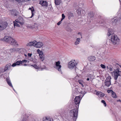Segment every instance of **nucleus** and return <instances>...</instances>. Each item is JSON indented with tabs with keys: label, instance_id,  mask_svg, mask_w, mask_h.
<instances>
[{
	"label": "nucleus",
	"instance_id": "nucleus-58",
	"mask_svg": "<svg viewBox=\"0 0 121 121\" xmlns=\"http://www.w3.org/2000/svg\"><path fill=\"white\" fill-rule=\"evenodd\" d=\"M78 35H79V34H80V35H81V33H80V32H79L78 33Z\"/></svg>",
	"mask_w": 121,
	"mask_h": 121
},
{
	"label": "nucleus",
	"instance_id": "nucleus-2",
	"mask_svg": "<svg viewBox=\"0 0 121 121\" xmlns=\"http://www.w3.org/2000/svg\"><path fill=\"white\" fill-rule=\"evenodd\" d=\"M78 110V109H74L71 110L69 112L70 115L72 117L73 120L74 121H76L77 117Z\"/></svg>",
	"mask_w": 121,
	"mask_h": 121
},
{
	"label": "nucleus",
	"instance_id": "nucleus-38",
	"mask_svg": "<svg viewBox=\"0 0 121 121\" xmlns=\"http://www.w3.org/2000/svg\"><path fill=\"white\" fill-rule=\"evenodd\" d=\"M101 102L105 106H106V104L105 101L104 100H102L101 101Z\"/></svg>",
	"mask_w": 121,
	"mask_h": 121
},
{
	"label": "nucleus",
	"instance_id": "nucleus-6",
	"mask_svg": "<svg viewBox=\"0 0 121 121\" xmlns=\"http://www.w3.org/2000/svg\"><path fill=\"white\" fill-rule=\"evenodd\" d=\"M77 64L75 63L74 62L70 61L69 62L68 65L69 68L71 69L73 68H76V65Z\"/></svg>",
	"mask_w": 121,
	"mask_h": 121
},
{
	"label": "nucleus",
	"instance_id": "nucleus-4",
	"mask_svg": "<svg viewBox=\"0 0 121 121\" xmlns=\"http://www.w3.org/2000/svg\"><path fill=\"white\" fill-rule=\"evenodd\" d=\"M111 40L112 43L115 45L119 42L120 39L116 35H112L111 36Z\"/></svg>",
	"mask_w": 121,
	"mask_h": 121
},
{
	"label": "nucleus",
	"instance_id": "nucleus-36",
	"mask_svg": "<svg viewBox=\"0 0 121 121\" xmlns=\"http://www.w3.org/2000/svg\"><path fill=\"white\" fill-rule=\"evenodd\" d=\"M43 121H52L51 119L50 118H47V117L45 118V119Z\"/></svg>",
	"mask_w": 121,
	"mask_h": 121
},
{
	"label": "nucleus",
	"instance_id": "nucleus-51",
	"mask_svg": "<svg viewBox=\"0 0 121 121\" xmlns=\"http://www.w3.org/2000/svg\"><path fill=\"white\" fill-rule=\"evenodd\" d=\"M46 68V67L44 66H43V67H41V68H42V69H45V68Z\"/></svg>",
	"mask_w": 121,
	"mask_h": 121
},
{
	"label": "nucleus",
	"instance_id": "nucleus-47",
	"mask_svg": "<svg viewBox=\"0 0 121 121\" xmlns=\"http://www.w3.org/2000/svg\"><path fill=\"white\" fill-rule=\"evenodd\" d=\"M27 27L28 28L31 29V25H28L27 26Z\"/></svg>",
	"mask_w": 121,
	"mask_h": 121
},
{
	"label": "nucleus",
	"instance_id": "nucleus-28",
	"mask_svg": "<svg viewBox=\"0 0 121 121\" xmlns=\"http://www.w3.org/2000/svg\"><path fill=\"white\" fill-rule=\"evenodd\" d=\"M111 82H104L105 85L108 87H109L111 85Z\"/></svg>",
	"mask_w": 121,
	"mask_h": 121
},
{
	"label": "nucleus",
	"instance_id": "nucleus-45",
	"mask_svg": "<svg viewBox=\"0 0 121 121\" xmlns=\"http://www.w3.org/2000/svg\"><path fill=\"white\" fill-rule=\"evenodd\" d=\"M112 91H113L112 90H108L107 91V92L108 93H109L111 92H112Z\"/></svg>",
	"mask_w": 121,
	"mask_h": 121
},
{
	"label": "nucleus",
	"instance_id": "nucleus-21",
	"mask_svg": "<svg viewBox=\"0 0 121 121\" xmlns=\"http://www.w3.org/2000/svg\"><path fill=\"white\" fill-rule=\"evenodd\" d=\"M6 81L8 84L11 87H13V86L9 78H6Z\"/></svg>",
	"mask_w": 121,
	"mask_h": 121
},
{
	"label": "nucleus",
	"instance_id": "nucleus-37",
	"mask_svg": "<svg viewBox=\"0 0 121 121\" xmlns=\"http://www.w3.org/2000/svg\"><path fill=\"white\" fill-rule=\"evenodd\" d=\"M99 95L100 96V97H103L104 95L105 94L102 93V92H100V93Z\"/></svg>",
	"mask_w": 121,
	"mask_h": 121
},
{
	"label": "nucleus",
	"instance_id": "nucleus-46",
	"mask_svg": "<svg viewBox=\"0 0 121 121\" xmlns=\"http://www.w3.org/2000/svg\"><path fill=\"white\" fill-rule=\"evenodd\" d=\"M31 29H33L35 27V26L34 25H31Z\"/></svg>",
	"mask_w": 121,
	"mask_h": 121
},
{
	"label": "nucleus",
	"instance_id": "nucleus-20",
	"mask_svg": "<svg viewBox=\"0 0 121 121\" xmlns=\"http://www.w3.org/2000/svg\"><path fill=\"white\" fill-rule=\"evenodd\" d=\"M40 56L41 60L43 61L45 59L44 55V54L42 53L41 55H39Z\"/></svg>",
	"mask_w": 121,
	"mask_h": 121
},
{
	"label": "nucleus",
	"instance_id": "nucleus-32",
	"mask_svg": "<svg viewBox=\"0 0 121 121\" xmlns=\"http://www.w3.org/2000/svg\"><path fill=\"white\" fill-rule=\"evenodd\" d=\"M37 52L39 54V55H41V54L43 53V52L42 51H40L39 49H38L37 50Z\"/></svg>",
	"mask_w": 121,
	"mask_h": 121
},
{
	"label": "nucleus",
	"instance_id": "nucleus-17",
	"mask_svg": "<svg viewBox=\"0 0 121 121\" xmlns=\"http://www.w3.org/2000/svg\"><path fill=\"white\" fill-rule=\"evenodd\" d=\"M94 13L93 12H90L89 13L88 17L92 18L94 17Z\"/></svg>",
	"mask_w": 121,
	"mask_h": 121
},
{
	"label": "nucleus",
	"instance_id": "nucleus-30",
	"mask_svg": "<svg viewBox=\"0 0 121 121\" xmlns=\"http://www.w3.org/2000/svg\"><path fill=\"white\" fill-rule=\"evenodd\" d=\"M32 53H29L28 54V56L29 57V60H30L31 61H32L33 60V59L32 58H30V59L29 58H31V56H32Z\"/></svg>",
	"mask_w": 121,
	"mask_h": 121
},
{
	"label": "nucleus",
	"instance_id": "nucleus-54",
	"mask_svg": "<svg viewBox=\"0 0 121 121\" xmlns=\"http://www.w3.org/2000/svg\"><path fill=\"white\" fill-rule=\"evenodd\" d=\"M82 11L83 13H85V11L83 9H82Z\"/></svg>",
	"mask_w": 121,
	"mask_h": 121
},
{
	"label": "nucleus",
	"instance_id": "nucleus-26",
	"mask_svg": "<svg viewBox=\"0 0 121 121\" xmlns=\"http://www.w3.org/2000/svg\"><path fill=\"white\" fill-rule=\"evenodd\" d=\"M66 30L68 31L71 32L72 31L71 28L69 26H67L66 28Z\"/></svg>",
	"mask_w": 121,
	"mask_h": 121
},
{
	"label": "nucleus",
	"instance_id": "nucleus-1",
	"mask_svg": "<svg viewBox=\"0 0 121 121\" xmlns=\"http://www.w3.org/2000/svg\"><path fill=\"white\" fill-rule=\"evenodd\" d=\"M3 39L5 41L8 42L12 45H17V42L15 39L10 36H5L4 37Z\"/></svg>",
	"mask_w": 121,
	"mask_h": 121
},
{
	"label": "nucleus",
	"instance_id": "nucleus-35",
	"mask_svg": "<svg viewBox=\"0 0 121 121\" xmlns=\"http://www.w3.org/2000/svg\"><path fill=\"white\" fill-rule=\"evenodd\" d=\"M15 48H13V50H15L16 51H18L19 52V53H21V52H20V50H22V49L21 48H16V49H15Z\"/></svg>",
	"mask_w": 121,
	"mask_h": 121
},
{
	"label": "nucleus",
	"instance_id": "nucleus-22",
	"mask_svg": "<svg viewBox=\"0 0 121 121\" xmlns=\"http://www.w3.org/2000/svg\"><path fill=\"white\" fill-rule=\"evenodd\" d=\"M73 16V14L72 13L69 12L68 13V18L69 19H70Z\"/></svg>",
	"mask_w": 121,
	"mask_h": 121
},
{
	"label": "nucleus",
	"instance_id": "nucleus-27",
	"mask_svg": "<svg viewBox=\"0 0 121 121\" xmlns=\"http://www.w3.org/2000/svg\"><path fill=\"white\" fill-rule=\"evenodd\" d=\"M89 59L90 61H93L95 60V58L94 56H91L89 58Z\"/></svg>",
	"mask_w": 121,
	"mask_h": 121
},
{
	"label": "nucleus",
	"instance_id": "nucleus-42",
	"mask_svg": "<svg viewBox=\"0 0 121 121\" xmlns=\"http://www.w3.org/2000/svg\"><path fill=\"white\" fill-rule=\"evenodd\" d=\"M62 21H63L62 20H61L59 22L57 23V25L58 26L60 25V24L62 22Z\"/></svg>",
	"mask_w": 121,
	"mask_h": 121
},
{
	"label": "nucleus",
	"instance_id": "nucleus-14",
	"mask_svg": "<svg viewBox=\"0 0 121 121\" xmlns=\"http://www.w3.org/2000/svg\"><path fill=\"white\" fill-rule=\"evenodd\" d=\"M11 65L10 64H7L4 68L3 73L9 70V69H10V67H11Z\"/></svg>",
	"mask_w": 121,
	"mask_h": 121
},
{
	"label": "nucleus",
	"instance_id": "nucleus-49",
	"mask_svg": "<svg viewBox=\"0 0 121 121\" xmlns=\"http://www.w3.org/2000/svg\"><path fill=\"white\" fill-rule=\"evenodd\" d=\"M27 61L26 60H23V64H24V63L26 62L27 63Z\"/></svg>",
	"mask_w": 121,
	"mask_h": 121
},
{
	"label": "nucleus",
	"instance_id": "nucleus-12",
	"mask_svg": "<svg viewBox=\"0 0 121 121\" xmlns=\"http://www.w3.org/2000/svg\"><path fill=\"white\" fill-rule=\"evenodd\" d=\"M22 63L23 60L22 61L21 60L17 61L16 62L13 63L12 65V66L14 67L17 65H20V64H22Z\"/></svg>",
	"mask_w": 121,
	"mask_h": 121
},
{
	"label": "nucleus",
	"instance_id": "nucleus-40",
	"mask_svg": "<svg viewBox=\"0 0 121 121\" xmlns=\"http://www.w3.org/2000/svg\"><path fill=\"white\" fill-rule=\"evenodd\" d=\"M62 18L61 19V20H63L65 18V16L64 15V14H62Z\"/></svg>",
	"mask_w": 121,
	"mask_h": 121
},
{
	"label": "nucleus",
	"instance_id": "nucleus-50",
	"mask_svg": "<svg viewBox=\"0 0 121 121\" xmlns=\"http://www.w3.org/2000/svg\"><path fill=\"white\" fill-rule=\"evenodd\" d=\"M109 70L111 71H112L113 70V69L112 68L110 67L109 68Z\"/></svg>",
	"mask_w": 121,
	"mask_h": 121
},
{
	"label": "nucleus",
	"instance_id": "nucleus-9",
	"mask_svg": "<svg viewBox=\"0 0 121 121\" xmlns=\"http://www.w3.org/2000/svg\"><path fill=\"white\" fill-rule=\"evenodd\" d=\"M80 97V96H76L74 99L75 104L77 105L78 108V106L81 99Z\"/></svg>",
	"mask_w": 121,
	"mask_h": 121
},
{
	"label": "nucleus",
	"instance_id": "nucleus-34",
	"mask_svg": "<svg viewBox=\"0 0 121 121\" xmlns=\"http://www.w3.org/2000/svg\"><path fill=\"white\" fill-rule=\"evenodd\" d=\"M30 65L33 66L36 69H38L39 68V67L38 66L34 64L32 65Z\"/></svg>",
	"mask_w": 121,
	"mask_h": 121
},
{
	"label": "nucleus",
	"instance_id": "nucleus-63",
	"mask_svg": "<svg viewBox=\"0 0 121 121\" xmlns=\"http://www.w3.org/2000/svg\"><path fill=\"white\" fill-rule=\"evenodd\" d=\"M3 75V74H2V75H0V77H1V76H2V75Z\"/></svg>",
	"mask_w": 121,
	"mask_h": 121
},
{
	"label": "nucleus",
	"instance_id": "nucleus-25",
	"mask_svg": "<svg viewBox=\"0 0 121 121\" xmlns=\"http://www.w3.org/2000/svg\"><path fill=\"white\" fill-rule=\"evenodd\" d=\"M112 30L111 29H109L108 30V32L107 34V35L108 36H109L111 35L112 34Z\"/></svg>",
	"mask_w": 121,
	"mask_h": 121
},
{
	"label": "nucleus",
	"instance_id": "nucleus-7",
	"mask_svg": "<svg viewBox=\"0 0 121 121\" xmlns=\"http://www.w3.org/2000/svg\"><path fill=\"white\" fill-rule=\"evenodd\" d=\"M56 66L54 67V68L56 69L60 72H61V65H60V63L59 61L56 62Z\"/></svg>",
	"mask_w": 121,
	"mask_h": 121
},
{
	"label": "nucleus",
	"instance_id": "nucleus-57",
	"mask_svg": "<svg viewBox=\"0 0 121 121\" xmlns=\"http://www.w3.org/2000/svg\"><path fill=\"white\" fill-rule=\"evenodd\" d=\"M117 102H121V100L120 99L117 100Z\"/></svg>",
	"mask_w": 121,
	"mask_h": 121
},
{
	"label": "nucleus",
	"instance_id": "nucleus-31",
	"mask_svg": "<svg viewBox=\"0 0 121 121\" xmlns=\"http://www.w3.org/2000/svg\"><path fill=\"white\" fill-rule=\"evenodd\" d=\"M78 82L80 85H81L82 87L84 86V85L83 84V81L81 80H79L78 81Z\"/></svg>",
	"mask_w": 121,
	"mask_h": 121
},
{
	"label": "nucleus",
	"instance_id": "nucleus-11",
	"mask_svg": "<svg viewBox=\"0 0 121 121\" xmlns=\"http://www.w3.org/2000/svg\"><path fill=\"white\" fill-rule=\"evenodd\" d=\"M43 45V43L41 42H37L36 41L35 47L36 48H39L41 47Z\"/></svg>",
	"mask_w": 121,
	"mask_h": 121
},
{
	"label": "nucleus",
	"instance_id": "nucleus-8",
	"mask_svg": "<svg viewBox=\"0 0 121 121\" xmlns=\"http://www.w3.org/2000/svg\"><path fill=\"white\" fill-rule=\"evenodd\" d=\"M10 12L11 14L15 18H16L17 16H18V12L16 10L12 9L10 10Z\"/></svg>",
	"mask_w": 121,
	"mask_h": 121
},
{
	"label": "nucleus",
	"instance_id": "nucleus-19",
	"mask_svg": "<svg viewBox=\"0 0 121 121\" xmlns=\"http://www.w3.org/2000/svg\"><path fill=\"white\" fill-rule=\"evenodd\" d=\"M61 2V0H55V3L56 5H59Z\"/></svg>",
	"mask_w": 121,
	"mask_h": 121
},
{
	"label": "nucleus",
	"instance_id": "nucleus-41",
	"mask_svg": "<svg viewBox=\"0 0 121 121\" xmlns=\"http://www.w3.org/2000/svg\"><path fill=\"white\" fill-rule=\"evenodd\" d=\"M100 66L103 68L104 69L105 68V66L104 65L101 64L100 65Z\"/></svg>",
	"mask_w": 121,
	"mask_h": 121
},
{
	"label": "nucleus",
	"instance_id": "nucleus-59",
	"mask_svg": "<svg viewBox=\"0 0 121 121\" xmlns=\"http://www.w3.org/2000/svg\"><path fill=\"white\" fill-rule=\"evenodd\" d=\"M39 16H37V19H38L39 18Z\"/></svg>",
	"mask_w": 121,
	"mask_h": 121
},
{
	"label": "nucleus",
	"instance_id": "nucleus-33",
	"mask_svg": "<svg viewBox=\"0 0 121 121\" xmlns=\"http://www.w3.org/2000/svg\"><path fill=\"white\" fill-rule=\"evenodd\" d=\"M13 23H14V26H16L17 27H20V25L18 24L17 23V22H13Z\"/></svg>",
	"mask_w": 121,
	"mask_h": 121
},
{
	"label": "nucleus",
	"instance_id": "nucleus-18",
	"mask_svg": "<svg viewBox=\"0 0 121 121\" xmlns=\"http://www.w3.org/2000/svg\"><path fill=\"white\" fill-rule=\"evenodd\" d=\"M111 78L110 76H109L107 77L106 80H105L104 82H111Z\"/></svg>",
	"mask_w": 121,
	"mask_h": 121
},
{
	"label": "nucleus",
	"instance_id": "nucleus-44",
	"mask_svg": "<svg viewBox=\"0 0 121 121\" xmlns=\"http://www.w3.org/2000/svg\"><path fill=\"white\" fill-rule=\"evenodd\" d=\"M3 69L2 68H0V74L2 72L3 73Z\"/></svg>",
	"mask_w": 121,
	"mask_h": 121
},
{
	"label": "nucleus",
	"instance_id": "nucleus-10",
	"mask_svg": "<svg viewBox=\"0 0 121 121\" xmlns=\"http://www.w3.org/2000/svg\"><path fill=\"white\" fill-rule=\"evenodd\" d=\"M39 4L42 6H44L45 7H47L48 5V2L45 1H40L39 2Z\"/></svg>",
	"mask_w": 121,
	"mask_h": 121
},
{
	"label": "nucleus",
	"instance_id": "nucleus-13",
	"mask_svg": "<svg viewBox=\"0 0 121 121\" xmlns=\"http://www.w3.org/2000/svg\"><path fill=\"white\" fill-rule=\"evenodd\" d=\"M36 41L35 40H34L33 41L30 42L28 43L26 45L28 46H35V45L36 44Z\"/></svg>",
	"mask_w": 121,
	"mask_h": 121
},
{
	"label": "nucleus",
	"instance_id": "nucleus-61",
	"mask_svg": "<svg viewBox=\"0 0 121 121\" xmlns=\"http://www.w3.org/2000/svg\"><path fill=\"white\" fill-rule=\"evenodd\" d=\"M25 49H23V52H24V51H25Z\"/></svg>",
	"mask_w": 121,
	"mask_h": 121
},
{
	"label": "nucleus",
	"instance_id": "nucleus-62",
	"mask_svg": "<svg viewBox=\"0 0 121 121\" xmlns=\"http://www.w3.org/2000/svg\"><path fill=\"white\" fill-rule=\"evenodd\" d=\"M107 69H109L108 67V66H107Z\"/></svg>",
	"mask_w": 121,
	"mask_h": 121
},
{
	"label": "nucleus",
	"instance_id": "nucleus-52",
	"mask_svg": "<svg viewBox=\"0 0 121 121\" xmlns=\"http://www.w3.org/2000/svg\"><path fill=\"white\" fill-rule=\"evenodd\" d=\"M88 78H89V79H90L91 78V76H90V75H89L87 77Z\"/></svg>",
	"mask_w": 121,
	"mask_h": 121
},
{
	"label": "nucleus",
	"instance_id": "nucleus-23",
	"mask_svg": "<svg viewBox=\"0 0 121 121\" xmlns=\"http://www.w3.org/2000/svg\"><path fill=\"white\" fill-rule=\"evenodd\" d=\"M80 41V39L79 38H77L76 40V41L75 42L74 44L75 45H77L79 44Z\"/></svg>",
	"mask_w": 121,
	"mask_h": 121
},
{
	"label": "nucleus",
	"instance_id": "nucleus-15",
	"mask_svg": "<svg viewBox=\"0 0 121 121\" xmlns=\"http://www.w3.org/2000/svg\"><path fill=\"white\" fill-rule=\"evenodd\" d=\"M29 9H30L31 11L32 15L30 17H28V18H32L34 15L35 12V9L33 7H32L31 8H30Z\"/></svg>",
	"mask_w": 121,
	"mask_h": 121
},
{
	"label": "nucleus",
	"instance_id": "nucleus-48",
	"mask_svg": "<svg viewBox=\"0 0 121 121\" xmlns=\"http://www.w3.org/2000/svg\"><path fill=\"white\" fill-rule=\"evenodd\" d=\"M114 84H116L117 85H119V83L117 82L116 81H115V82Z\"/></svg>",
	"mask_w": 121,
	"mask_h": 121
},
{
	"label": "nucleus",
	"instance_id": "nucleus-60",
	"mask_svg": "<svg viewBox=\"0 0 121 121\" xmlns=\"http://www.w3.org/2000/svg\"><path fill=\"white\" fill-rule=\"evenodd\" d=\"M24 55L26 56V57H27V55H26V54H25Z\"/></svg>",
	"mask_w": 121,
	"mask_h": 121
},
{
	"label": "nucleus",
	"instance_id": "nucleus-64",
	"mask_svg": "<svg viewBox=\"0 0 121 121\" xmlns=\"http://www.w3.org/2000/svg\"><path fill=\"white\" fill-rule=\"evenodd\" d=\"M120 67L121 68V65H120Z\"/></svg>",
	"mask_w": 121,
	"mask_h": 121
},
{
	"label": "nucleus",
	"instance_id": "nucleus-29",
	"mask_svg": "<svg viewBox=\"0 0 121 121\" xmlns=\"http://www.w3.org/2000/svg\"><path fill=\"white\" fill-rule=\"evenodd\" d=\"M112 97L115 98H117V96L115 93L113 91H112Z\"/></svg>",
	"mask_w": 121,
	"mask_h": 121
},
{
	"label": "nucleus",
	"instance_id": "nucleus-56",
	"mask_svg": "<svg viewBox=\"0 0 121 121\" xmlns=\"http://www.w3.org/2000/svg\"><path fill=\"white\" fill-rule=\"evenodd\" d=\"M89 78H87L86 79V80L88 81L89 80Z\"/></svg>",
	"mask_w": 121,
	"mask_h": 121
},
{
	"label": "nucleus",
	"instance_id": "nucleus-53",
	"mask_svg": "<svg viewBox=\"0 0 121 121\" xmlns=\"http://www.w3.org/2000/svg\"><path fill=\"white\" fill-rule=\"evenodd\" d=\"M30 0H23V1H24L25 2H26L28 1H30Z\"/></svg>",
	"mask_w": 121,
	"mask_h": 121
},
{
	"label": "nucleus",
	"instance_id": "nucleus-55",
	"mask_svg": "<svg viewBox=\"0 0 121 121\" xmlns=\"http://www.w3.org/2000/svg\"><path fill=\"white\" fill-rule=\"evenodd\" d=\"M23 64V65H24V66H27V65H27L25 64Z\"/></svg>",
	"mask_w": 121,
	"mask_h": 121
},
{
	"label": "nucleus",
	"instance_id": "nucleus-5",
	"mask_svg": "<svg viewBox=\"0 0 121 121\" xmlns=\"http://www.w3.org/2000/svg\"><path fill=\"white\" fill-rule=\"evenodd\" d=\"M8 25L7 22L0 21V31H2L5 29Z\"/></svg>",
	"mask_w": 121,
	"mask_h": 121
},
{
	"label": "nucleus",
	"instance_id": "nucleus-43",
	"mask_svg": "<svg viewBox=\"0 0 121 121\" xmlns=\"http://www.w3.org/2000/svg\"><path fill=\"white\" fill-rule=\"evenodd\" d=\"M100 92H99V91H97L96 93L95 94L96 95H97L98 96L99 95L100 93Z\"/></svg>",
	"mask_w": 121,
	"mask_h": 121
},
{
	"label": "nucleus",
	"instance_id": "nucleus-3",
	"mask_svg": "<svg viewBox=\"0 0 121 121\" xmlns=\"http://www.w3.org/2000/svg\"><path fill=\"white\" fill-rule=\"evenodd\" d=\"M120 69L117 68L114 69V71L112 72V73H114V78L115 80H117L118 76H121V71H120Z\"/></svg>",
	"mask_w": 121,
	"mask_h": 121
},
{
	"label": "nucleus",
	"instance_id": "nucleus-24",
	"mask_svg": "<svg viewBox=\"0 0 121 121\" xmlns=\"http://www.w3.org/2000/svg\"><path fill=\"white\" fill-rule=\"evenodd\" d=\"M82 9L80 8H79L76 11L78 15H80Z\"/></svg>",
	"mask_w": 121,
	"mask_h": 121
},
{
	"label": "nucleus",
	"instance_id": "nucleus-39",
	"mask_svg": "<svg viewBox=\"0 0 121 121\" xmlns=\"http://www.w3.org/2000/svg\"><path fill=\"white\" fill-rule=\"evenodd\" d=\"M16 21V22H17V23H18L20 24V25H22L23 24L22 22H21L18 19H16L15 20Z\"/></svg>",
	"mask_w": 121,
	"mask_h": 121
},
{
	"label": "nucleus",
	"instance_id": "nucleus-16",
	"mask_svg": "<svg viewBox=\"0 0 121 121\" xmlns=\"http://www.w3.org/2000/svg\"><path fill=\"white\" fill-rule=\"evenodd\" d=\"M118 21V19L116 17H114L113 18L112 20V23L115 25L116 24V23Z\"/></svg>",
	"mask_w": 121,
	"mask_h": 121
}]
</instances>
